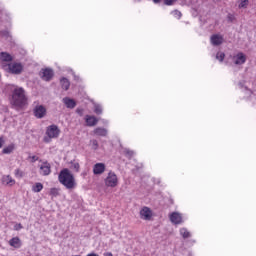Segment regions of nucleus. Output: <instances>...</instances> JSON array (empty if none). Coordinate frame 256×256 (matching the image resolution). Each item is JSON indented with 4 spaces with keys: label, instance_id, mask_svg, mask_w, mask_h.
Listing matches in <instances>:
<instances>
[{
    "label": "nucleus",
    "instance_id": "25",
    "mask_svg": "<svg viewBox=\"0 0 256 256\" xmlns=\"http://www.w3.org/2000/svg\"><path fill=\"white\" fill-rule=\"evenodd\" d=\"M248 6H249V0H243L238 5L239 9H247Z\"/></svg>",
    "mask_w": 256,
    "mask_h": 256
},
{
    "label": "nucleus",
    "instance_id": "15",
    "mask_svg": "<svg viewBox=\"0 0 256 256\" xmlns=\"http://www.w3.org/2000/svg\"><path fill=\"white\" fill-rule=\"evenodd\" d=\"M63 103L67 107V109H75L77 107V102H75L73 99L69 97L63 98Z\"/></svg>",
    "mask_w": 256,
    "mask_h": 256
},
{
    "label": "nucleus",
    "instance_id": "39",
    "mask_svg": "<svg viewBox=\"0 0 256 256\" xmlns=\"http://www.w3.org/2000/svg\"><path fill=\"white\" fill-rule=\"evenodd\" d=\"M153 3H161V0H153Z\"/></svg>",
    "mask_w": 256,
    "mask_h": 256
},
{
    "label": "nucleus",
    "instance_id": "28",
    "mask_svg": "<svg viewBox=\"0 0 256 256\" xmlns=\"http://www.w3.org/2000/svg\"><path fill=\"white\" fill-rule=\"evenodd\" d=\"M50 195H51L52 197H58V195H59V189H57V188H52V189H50Z\"/></svg>",
    "mask_w": 256,
    "mask_h": 256
},
{
    "label": "nucleus",
    "instance_id": "16",
    "mask_svg": "<svg viewBox=\"0 0 256 256\" xmlns=\"http://www.w3.org/2000/svg\"><path fill=\"white\" fill-rule=\"evenodd\" d=\"M86 123H87L88 127H95V125H97V123H99V120L95 116L87 115Z\"/></svg>",
    "mask_w": 256,
    "mask_h": 256
},
{
    "label": "nucleus",
    "instance_id": "29",
    "mask_svg": "<svg viewBox=\"0 0 256 256\" xmlns=\"http://www.w3.org/2000/svg\"><path fill=\"white\" fill-rule=\"evenodd\" d=\"M14 175H15V177H18L19 179H21V177H23L24 173L20 169H16L14 172Z\"/></svg>",
    "mask_w": 256,
    "mask_h": 256
},
{
    "label": "nucleus",
    "instance_id": "35",
    "mask_svg": "<svg viewBox=\"0 0 256 256\" xmlns=\"http://www.w3.org/2000/svg\"><path fill=\"white\" fill-rule=\"evenodd\" d=\"M76 113H78V115H80V116L82 117V115H83V109L77 108V109H76Z\"/></svg>",
    "mask_w": 256,
    "mask_h": 256
},
{
    "label": "nucleus",
    "instance_id": "36",
    "mask_svg": "<svg viewBox=\"0 0 256 256\" xmlns=\"http://www.w3.org/2000/svg\"><path fill=\"white\" fill-rule=\"evenodd\" d=\"M31 159H32V163L39 161V157H37V156H32Z\"/></svg>",
    "mask_w": 256,
    "mask_h": 256
},
{
    "label": "nucleus",
    "instance_id": "20",
    "mask_svg": "<svg viewBox=\"0 0 256 256\" xmlns=\"http://www.w3.org/2000/svg\"><path fill=\"white\" fill-rule=\"evenodd\" d=\"M60 84H61L62 89H64V91H69V87H71V83L69 82V79L62 78L60 80Z\"/></svg>",
    "mask_w": 256,
    "mask_h": 256
},
{
    "label": "nucleus",
    "instance_id": "6",
    "mask_svg": "<svg viewBox=\"0 0 256 256\" xmlns=\"http://www.w3.org/2000/svg\"><path fill=\"white\" fill-rule=\"evenodd\" d=\"M53 75V69L51 68H42L39 73V76L43 81H51V79H53Z\"/></svg>",
    "mask_w": 256,
    "mask_h": 256
},
{
    "label": "nucleus",
    "instance_id": "13",
    "mask_svg": "<svg viewBox=\"0 0 256 256\" xmlns=\"http://www.w3.org/2000/svg\"><path fill=\"white\" fill-rule=\"evenodd\" d=\"M94 175H103L105 173V164L104 163H96L93 167Z\"/></svg>",
    "mask_w": 256,
    "mask_h": 256
},
{
    "label": "nucleus",
    "instance_id": "38",
    "mask_svg": "<svg viewBox=\"0 0 256 256\" xmlns=\"http://www.w3.org/2000/svg\"><path fill=\"white\" fill-rule=\"evenodd\" d=\"M105 256H113V253L108 252V253L105 254Z\"/></svg>",
    "mask_w": 256,
    "mask_h": 256
},
{
    "label": "nucleus",
    "instance_id": "19",
    "mask_svg": "<svg viewBox=\"0 0 256 256\" xmlns=\"http://www.w3.org/2000/svg\"><path fill=\"white\" fill-rule=\"evenodd\" d=\"M94 135H98V137H107V129L98 127L94 130Z\"/></svg>",
    "mask_w": 256,
    "mask_h": 256
},
{
    "label": "nucleus",
    "instance_id": "32",
    "mask_svg": "<svg viewBox=\"0 0 256 256\" xmlns=\"http://www.w3.org/2000/svg\"><path fill=\"white\" fill-rule=\"evenodd\" d=\"M79 167H80L79 163H77V162L71 164V168L77 172H79Z\"/></svg>",
    "mask_w": 256,
    "mask_h": 256
},
{
    "label": "nucleus",
    "instance_id": "31",
    "mask_svg": "<svg viewBox=\"0 0 256 256\" xmlns=\"http://www.w3.org/2000/svg\"><path fill=\"white\" fill-rule=\"evenodd\" d=\"M177 0H164V5H174L176 3Z\"/></svg>",
    "mask_w": 256,
    "mask_h": 256
},
{
    "label": "nucleus",
    "instance_id": "11",
    "mask_svg": "<svg viewBox=\"0 0 256 256\" xmlns=\"http://www.w3.org/2000/svg\"><path fill=\"white\" fill-rule=\"evenodd\" d=\"M247 62V55L243 54V52H239L234 56L235 65H244Z\"/></svg>",
    "mask_w": 256,
    "mask_h": 256
},
{
    "label": "nucleus",
    "instance_id": "37",
    "mask_svg": "<svg viewBox=\"0 0 256 256\" xmlns=\"http://www.w3.org/2000/svg\"><path fill=\"white\" fill-rule=\"evenodd\" d=\"M3 35H5L6 37H9V32L4 31V32H3Z\"/></svg>",
    "mask_w": 256,
    "mask_h": 256
},
{
    "label": "nucleus",
    "instance_id": "18",
    "mask_svg": "<svg viewBox=\"0 0 256 256\" xmlns=\"http://www.w3.org/2000/svg\"><path fill=\"white\" fill-rule=\"evenodd\" d=\"M2 183H4V185L12 186V185H15V179H13L10 175L3 176Z\"/></svg>",
    "mask_w": 256,
    "mask_h": 256
},
{
    "label": "nucleus",
    "instance_id": "26",
    "mask_svg": "<svg viewBox=\"0 0 256 256\" xmlns=\"http://www.w3.org/2000/svg\"><path fill=\"white\" fill-rule=\"evenodd\" d=\"M90 143H91L92 149H94V151H97V149H99V142L97 140H91Z\"/></svg>",
    "mask_w": 256,
    "mask_h": 256
},
{
    "label": "nucleus",
    "instance_id": "17",
    "mask_svg": "<svg viewBox=\"0 0 256 256\" xmlns=\"http://www.w3.org/2000/svg\"><path fill=\"white\" fill-rule=\"evenodd\" d=\"M9 245L15 249H19L21 247V239H19V237H14L10 239Z\"/></svg>",
    "mask_w": 256,
    "mask_h": 256
},
{
    "label": "nucleus",
    "instance_id": "7",
    "mask_svg": "<svg viewBox=\"0 0 256 256\" xmlns=\"http://www.w3.org/2000/svg\"><path fill=\"white\" fill-rule=\"evenodd\" d=\"M107 187H117V174L115 172H109L105 180Z\"/></svg>",
    "mask_w": 256,
    "mask_h": 256
},
{
    "label": "nucleus",
    "instance_id": "41",
    "mask_svg": "<svg viewBox=\"0 0 256 256\" xmlns=\"http://www.w3.org/2000/svg\"><path fill=\"white\" fill-rule=\"evenodd\" d=\"M18 227H20V229H22L23 228V226H21V224H19V226Z\"/></svg>",
    "mask_w": 256,
    "mask_h": 256
},
{
    "label": "nucleus",
    "instance_id": "23",
    "mask_svg": "<svg viewBox=\"0 0 256 256\" xmlns=\"http://www.w3.org/2000/svg\"><path fill=\"white\" fill-rule=\"evenodd\" d=\"M180 235H182L183 239H189L191 237V233L186 228L180 229Z\"/></svg>",
    "mask_w": 256,
    "mask_h": 256
},
{
    "label": "nucleus",
    "instance_id": "5",
    "mask_svg": "<svg viewBox=\"0 0 256 256\" xmlns=\"http://www.w3.org/2000/svg\"><path fill=\"white\" fill-rule=\"evenodd\" d=\"M33 115L36 119H43L47 115V108L43 105H36L33 109Z\"/></svg>",
    "mask_w": 256,
    "mask_h": 256
},
{
    "label": "nucleus",
    "instance_id": "8",
    "mask_svg": "<svg viewBox=\"0 0 256 256\" xmlns=\"http://www.w3.org/2000/svg\"><path fill=\"white\" fill-rule=\"evenodd\" d=\"M140 217L141 219H144V221H151V217H153V213L151 212V209L149 207H144L140 211Z\"/></svg>",
    "mask_w": 256,
    "mask_h": 256
},
{
    "label": "nucleus",
    "instance_id": "4",
    "mask_svg": "<svg viewBox=\"0 0 256 256\" xmlns=\"http://www.w3.org/2000/svg\"><path fill=\"white\" fill-rule=\"evenodd\" d=\"M60 133H61V130L55 124L47 127L46 135L48 136V139H57Z\"/></svg>",
    "mask_w": 256,
    "mask_h": 256
},
{
    "label": "nucleus",
    "instance_id": "3",
    "mask_svg": "<svg viewBox=\"0 0 256 256\" xmlns=\"http://www.w3.org/2000/svg\"><path fill=\"white\" fill-rule=\"evenodd\" d=\"M2 68L12 75H21V73H23V65L17 62L2 64Z\"/></svg>",
    "mask_w": 256,
    "mask_h": 256
},
{
    "label": "nucleus",
    "instance_id": "27",
    "mask_svg": "<svg viewBox=\"0 0 256 256\" xmlns=\"http://www.w3.org/2000/svg\"><path fill=\"white\" fill-rule=\"evenodd\" d=\"M216 59H218V61H220L222 63V61L225 59V53L223 52H218L216 54Z\"/></svg>",
    "mask_w": 256,
    "mask_h": 256
},
{
    "label": "nucleus",
    "instance_id": "14",
    "mask_svg": "<svg viewBox=\"0 0 256 256\" xmlns=\"http://www.w3.org/2000/svg\"><path fill=\"white\" fill-rule=\"evenodd\" d=\"M210 41H211L212 45L217 47V46L223 44V37L220 36L219 34H214V35L211 36Z\"/></svg>",
    "mask_w": 256,
    "mask_h": 256
},
{
    "label": "nucleus",
    "instance_id": "30",
    "mask_svg": "<svg viewBox=\"0 0 256 256\" xmlns=\"http://www.w3.org/2000/svg\"><path fill=\"white\" fill-rule=\"evenodd\" d=\"M172 15H174V17H177V19H181V12L179 10H174L172 11Z\"/></svg>",
    "mask_w": 256,
    "mask_h": 256
},
{
    "label": "nucleus",
    "instance_id": "34",
    "mask_svg": "<svg viewBox=\"0 0 256 256\" xmlns=\"http://www.w3.org/2000/svg\"><path fill=\"white\" fill-rule=\"evenodd\" d=\"M5 145V139L3 137H0V149Z\"/></svg>",
    "mask_w": 256,
    "mask_h": 256
},
{
    "label": "nucleus",
    "instance_id": "22",
    "mask_svg": "<svg viewBox=\"0 0 256 256\" xmlns=\"http://www.w3.org/2000/svg\"><path fill=\"white\" fill-rule=\"evenodd\" d=\"M32 191L34 193H41V191H43V184L41 182H37L33 187H32Z\"/></svg>",
    "mask_w": 256,
    "mask_h": 256
},
{
    "label": "nucleus",
    "instance_id": "12",
    "mask_svg": "<svg viewBox=\"0 0 256 256\" xmlns=\"http://www.w3.org/2000/svg\"><path fill=\"white\" fill-rule=\"evenodd\" d=\"M0 61H2V65H9L11 61H13V56L8 52H1L0 53Z\"/></svg>",
    "mask_w": 256,
    "mask_h": 256
},
{
    "label": "nucleus",
    "instance_id": "1",
    "mask_svg": "<svg viewBox=\"0 0 256 256\" xmlns=\"http://www.w3.org/2000/svg\"><path fill=\"white\" fill-rule=\"evenodd\" d=\"M11 100L13 107H25L27 105V94L25 89L17 85H10Z\"/></svg>",
    "mask_w": 256,
    "mask_h": 256
},
{
    "label": "nucleus",
    "instance_id": "33",
    "mask_svg": "<svg viewBox=\"0 0 256 256\" xmlns=\"http://www.w3.org/2000/svg\"><path fill=\"white\" fill-rule=\"evenodd\" d=\"M125 153L127 155V157L131 158L133 155H135V152H133L132 150H125Z\"/></svg>",
    "mask_w": 256,
    "mask_h": 256
},
{
    "label": "nucleus",
    "instance_id": "10",
    "mask_svg": "<svg viewBox=\"0 0 256 256\" xmlns=\"http://www.w3.org/2000/svg\"><path fill=\"white\" fill-rule=\"evenodd\" d=\"M170 221L174 225H181V223H183V216H181V214L178 212H173L170 215Z\"/></svg>",
    "mask_w": 256,
    "mask_h": 256
},
{
    "label": "nucleus",
    "instance_id": "2",
    "mask_svg": "<svg viewBox=\"0 0 256 256\" xmlns=\"http://www.w3.org/2000/svg\"><path fill=\"white\" fill-rule=\"evenodd\" d=\"M58 181L66 187V189L75 188V176L69 171V169L64 168L60 171L58 175Z\"/></svg>",
    "mask_w": 256,
    "mask_h": 256
},
{
    "label": "nucleus",
    "instance_id": "21",
    "mask_svg": "<svg viewBox=\"0 0 256 256\" xmlns=\"http://www.w3.org/2000/svg\"><path fill=\"white\" fill-rule=\"evenodd\" d=\"M15 151V144H10L2 150L4 155H11V152Z\"/></svg>",
    "mask_w": 256,
    "mask_h": 256
},
{
    "label": "nucleus",
    "instance_id": "40",
    "mask_svg": "<svg viewBox=\"0 0 256 256\" xmlns=\"http://www.w3.org/2000/svg\"><path fill=\"white\" fill-rule=\"evenodd\" d=\"M44 141H45V143H49V138L45 137Z\"/></svg>",
    "mask_w": 256,
    "mask_h": 256
},
{
    "label": "nucleus",
    "instance_id": "24",
    "mask_svg": "<svg viewBox=\"0 0 256 256\" xmlns=\"http://www.w3.org/2000/svg\"><path fill=\"white\" fill-rule=\"evenodd\" d=\"M94 113H96V115H101V113H103V108L101 107V105L95 104Z\"/></svg>",
    "mask_w": 256,
    "mask_h": 256
},
{
    "label": "nucleus",
    "instance_id": "9",
    "mask_svg": "<svg viewBox=\"0 0 256 256\" xmlns=\"http://www.w3.org/2000/svg\"><path fill=\"white\" fill-rule=\"evenodd\" d=\"M40 175H43V177L51 175V164H49V162H43V164L40 166Z\"/></svg>",
    "mask_w": 256,
    "mask_h": 256
}]
</instances>
